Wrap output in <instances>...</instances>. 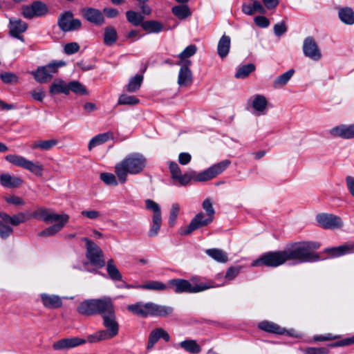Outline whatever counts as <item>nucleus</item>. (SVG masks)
<instances>
[{"label":"nucleus","mask_w":354,"mask_h":354,"mask_svg":"<svg viewBox=\"0 0 354 354\" xmlns=\"http://www.w3.org/2000/svg\"><path fill=\"white\" fill-rule=\"evenodd\" d=\"M319 247L320 243L314 241L292 243L283 250L286 260L294 261L295 263L318 261L320 257L315 251Z\"/></svg>","instance_id":"nucleus-1"},{"label":"nucleus","mask_w":354,"mask_h":354,"mask_svg":"<svg viewBox=\"0 0 354 354\" xmlns=\"http://www.w3.org/2000/svg\"><path fill=\"white\" fill-rule=\"evenodd\" d=\"M147 159L140 153H131L115 166V173L120 183L127 181L128 174L136 175L141 173L146 167Z\"/></svg>","instance_id":"nucleus-2"},{"label":"nucleus","mask_w":354,"mask_h":354,"mask_svg":"<svg viewBox=\"0 0 354 354\" xmlns=\"http://www.w3.org/2000/svg\"><path fill=\"white\" fill-rule=\"evenodd\" d=\"M112 301L111 298L106 296L98 299H86L80 303L77 307V311L86 316L101 315Z\"/></svg>","instance_id":"nucleus-3"},{"label":"nucleus","mask_w":354,"mask_h":354,"mask_svg":"<svg viewBox=\"0 0 354 354\" xmlns=\"http://www.w3.org/2000/svg\"><path fill=\"white\" fill-rule=\"evenodd\" d=\"M102 324L106 330V335L109 339L115 337L119 332V324L116 320L115 310L113 301L109 304L103 313Z\"/></svg>","instance_id":"nucleus-4"},{"label":"nucleus","mask_w":354,"mask_h":354,"mask_svg":"<svg viewBox=\"0 0 354 354\" xmlns=\"http://www.w3.org/2000/svg\"><path fill=\"white\" fill-rule=\"evenodd\" d=\"M286 262L283 250L268 252L263 254L258 259L252 263V266L276 268Z\"/></svg>","instance_id":"nucleus-5"},{"label":"nucleus","mask_w":354,"mask_h":354,"mask_svg":"<svg viewBox=\"0 0 354 354\" xmlns=\"http://www.w3.org/2000/svg\"><path fill=\"white\" fill-rule=\"evenodd\" d=\"M168 283L169 287L172 288L176 293H196L214 287L213 286H207L205 283L192 285L189 281L180 279H171Z\"/></svg>","instance_id":"nucleus-6"},{"label":"nucleus","mask_w":354,"mask_h":354,"mask_svg":"<svg viewBox=\"0 0 354 354\" xmlns=\"http://www.w3.org/2000/svg\"><path fill=\"white\" fill-rule=\"evenodd\" d=\"M82 241L86 243V256L91 263L98 268L104 267L105 266V259L104 258L103 252L100 248L88 238L84 237L82 238Z\"/></svg>","instance_id":"nucleus-7"},{"label":"nucleus","mask_w":354,"mask_h":354,"mask_svg":"<svg viewBox=\"0 0 354 354\" xmlns=\"http://www.w3.org/2000/svg\"><path fill=\"white\" fill-rule=\"evenodd\" d=\"M5 158L12 165L26 169L36 176L42 175L43 165L39 162L35 163L23 156L14 154L7 155Z\"/></svg>","instance_id":"nucleus-8"},{"label":"nucleus","mask_w":354,"mask_h":354,"mask_svg":"<svg viewBox=\"0 0 354 354\" xmlns=\"http://www.w3.org/2000/svg\"><path fill=\"white\" fill-rule=\"evenodd\" d=\"M146 208L153 212L152 224L148 232L149 237H155L158 235L162 225V216L160 205L151 199L145 201Z\"/></svg>","instance_id":"nucleus-9"},{"label":"nucleus","mask_w":354,"mask_h":354,"mask_svg":"<svg viewBox=\"0 0 354 354\" xmlns=\"http://www.w3.org/2000/svg\"><path fill=\"white\" fill-rule=\"evenodd\" d=\"M64 62L50 63L44 66H39L35 71H32L35 80L41 84L46 83L52 79V74L57 71L59 67L64 66Z\"/></svg>","instance_id":"nucleus-10"},{"label":"nucleus","mask_w":354,"mask_h":354,"mask_svg":"<svg viewBox=\"0 0 354 354\" xmlns=\"http://www.w3.org/2000/svg\"><path fill=\"white\" fill-rule=\"evenodd\" d=\"M213 220L210 217L205 216V213L202 212H198L191 220L188 225L183 227L179 230V234L183 236L190 234L194 231L208 225Z\"/></svg>","instance_id":"nucleus-11"},{"label":"nucleus","mask_w":354,"mask_h":354,"mask_svg":"<svg viewBox=\"0 0 354 354\" xmlns=\"http://www.w3.org/2000/svg\"><path fill=\"white\" fill-rule=\"evenodd\" d=\"M316 221L319 225L324 229H340L344 225L342 218L335 214L321 213L316 216Z\"/></svg>","instance_id":"nucleus-12"},{"label":"nucleus","mask_w":354,"mask_h":354,"mask_svg":"<svg viewBox=\"0 0 354 354\" xmlns=\"http://www.w3.org/2000/svg\"><path fill=\"white\" fill-rule=\"evenodd\" d=\"M48 7L44 3L35 1L32 4L23 8L22 15L25 18L30 19L43 17L48 13Z\"/></svg>","instance_id":"nucleus-13"},{"label":"nucleus","mask_w":354,"mask_h":354,"mask_svg":"<svg viewBox=\"0 0 354 354\" xmlns=\"http://www.w3.org/2000/svg\"><path fill=\"white\" fill-rule=\"evenodd\" d=\"M82 23L78 19H73V15L71 11L62 13L58 19V26L64 32L73 31L79 29Z\"/></svg>","instance_id":"nucleus-14"},{"label":"nucleus","mask_w":354,"mask_h":354,"mask_svg":"<svg viewBox=\"0 0 354 354\" xmlns=\"http://www.w3.org/2000/svg\"><path fill=\"white\" fill-rule=\"evenodd\" d=\"M303 52L306 57L315 61H318L322 57L321 50L312 37H308L304 39Z\"/></svg>","instance_id":"nucleus-15"},{"label":"nucleus","mask_w":354,"mask_h":354,"mask_svg":"<svg viewBox=\"0 0 354 354\" xmlns=\"http://www.w3.org/2000/svg\"><path fill=\"white\" fill-rule=\"evenodd\" d=\"M324 252L331 258L353 254L354 253V241H348L337 247L326 248Z\"/></svg>","instance_id":"nucleus-16"},{"label":"nucleus","mask_w":354,"mask_h":354,"mask_svg":"<svg viewBox=\"0 0 354 354\" xmlns=\"http://www.w3.org/2000/svg\"><path fill=\"white\" fill-rule=\"evenodd\" d=\"M252 113L257 115H264L267 113L268 102L262 95H255L250 100Z\"/></svg>","instance_id":"nucleus-17"},{"label":"nucleus","mask_w":354,"mask_h":354,"mask_svg":"<svg viewBox=\"0 0 354 354\" xmlns=\"http://www.w3.org/2000/svg\"><path fill=\"white\" fill-rule=\"evenodd\" d=\"M32 217L41 220L46 223H49L62 219V214H55L50 209L40 207L33 212Z\"/></svg>","instance_id":"nucleus-18"},{"label":"nucleus","mask_w":354,"mask_h":354,"mask_svg":"<svg viewBox=\"0 0 354 354\" xmlns=\"http://www.w3.org/2000/svg\"><path fill=\"white\" fill-rule=\"evenodd\" d=\"M86 343V339L79 337L62 339L53 344L55 351L68 350L75 348Z\"/></svg>","instance_id":"nucleus-19"},{"label":"nucleus","mask_w":354,"mask_h":354,"mask_svg":"<svg viewBox=\"0 0 354 354\" xmlns=\"http://www.w3.org/2000/svg\"><path fill=\"white\" fill-rule=\"evenodd\" d=\"M330 133L334 137H339L343 139L354 138V124L350 125L341 124L332 128Z\"/></svg>","instance_id":"nucleus-20"},{"label":"nucleus","mask_w":354,"mask_h":354,"mask_svg":"<svg viewBox=\"0 0 354 354\" xmlns=\"http://www.w3.org/2000/svg\"><path fill=\"white\" fill-rule=\"evenodd\" d=\"M27 24L21 19L15 18L10 19L9 28L10 34L12 37L23 41L24 39L23 37L21 36V34L27 30Z\"/></svg>","instance_id":"nucleus-21"},{"label":"nucleus","mask_w":354,"mask_h":354,"mask_svg":"<svg viewBox=\"0 0 354 354\" xmlns=\"http://www.w3.org/2000/svg\"><path fill=\"white\" fill-rule=\"evenodd\" d=\"M69 220V216L66 214H62V218L60 220L55 221V224L46 228L45 230L39 232V236H52L59 232L68 223Z\"/></svg>","instance_id":"nucleus-22"},{"label":"nucleus","mask_w":354,"mask_h":354,"mask_svg":"<svg viewBox=\"0 0 354 354\" xmlns=\"http://www.w3.org/2000/svg\"><path fill=\"white\" fill-rule=\"evenodd\" d=\"M169 168L172 178L178 180L181 185H186L190 181L191 176L188 174H182L181 170L176 162H169Z\"/></svg>","instance_id":"nucleus-23"},{"label":"nucleus","mask_w":354,"mask_h":354,"mask_svg":"<svg viewBox=\"0 0 354 354\" xmlns=\"http://www.w3.org/2000/svg\"><path fill=\"white\" fill-rule=\"evenodd\" d=\"M160 338H162L167 342L170 339L169 333L161 328H157L151 330L149 336L147 349H151Z\"/></svg>","instance_id":"nucleus-24"},{"label":"nucleus","mask_w":354,"mask_h":354,"mask_svg":"<svg viewBox=\"0 0 354 354\" xmlns=\"http://www.w3.org/2000/svg\"><path fill=\"white\" fill-rule=\"evenodd\" d=\"M82 13L84 18L89 22L97 25H101L104 23V16L101 11L97 9L91 8H85L82 10Z\"/></svg>","instance_id":"nucleus-25"},{"label":"nucleus","mask_w":354,"mask_h":354,"mask_svg":"<svg viewBox=\"0 0 354 354\" xmlns=\"http://www.w3.org/2000/svg\"><path fill=\"white\" fill-rule=\"evenodd\" d=\"M41 299L44 306L47 308H58L62 306V300L58 295L42 293Z\"/></svg>","instance_id":"nucleus-26"},{"label":"nucleus","mask_w":354,"mask_h":354,"mask_svg":"<svg viewBox=\"0 0 354 354\" xmlns=\"http://www.w3.org/2000/svg\"><path fill=\"white\" fill-rule=\"evenodd\" d=\"M178 84L180 86H187L192 82V73L189 69L191 65H180Z\"/></svg>","instance_id":"nucleus-27"},{"label":"nucleus","mask_w":354,"mask_h":354,"mask_svg":"<svg viewBox=\"0 0 354 354\" xmlns=\"http://www.w3.org/2000/svg\"><path fill=\"white\" fill-rule=\"evenodd\" d=\"M1 185L6 188H16L19 187L23 180L16 176H11L8 174H3L0 176Z\"/></svg>","instance_id":"nucleus-28"},{"label":"nucleus","mask_w":354,"mask_h":354,"mask_svg":"<svg viewBox=\"0 0 354 354\" xmlns=\"http://www.w3.org/2000/svg\"><path fill=\"white\" fill-rule=\"evenodd\" d=\"M197 48L195 45L191 44L187 46L183 52L178 55L179 61L176 63L178 65H191L192 62L189 57L196 54Z\"/></svg>","instance_id":"nucleus-29"},{"label":"nucleus","mask_w":354,"mask_h":354,"mask_svg":"<svg viewBox=\"0 0 354 354\" xmlns=\"http://www.w3.org/2000/svg\"><path fill=\"white\" fill-rule=\"evenodd\" d=\"M230 37L223 35L218 41L217 52L221 59L225 58L229 53L230 49Z\"/></svg>","instance_id":"nucleus-30"},{"label":"nucleus","mask_w":354,"mask_h":354,"mask_svg":"<svg viewBox=\"0 0 354 354\" xmlns=\"http://www.w3.org/2000/svg\"><path fill=\"white\" fill-rule=\"evenodd\" d=\"M259 328L266 332L277 335H283L286 331L284 328L280 327L277 324L268 321L261 322L259 324Z\"/></svg>","instance_id":"nucleus-31"},{"label":"nucleus","mask_w":354,"mask_h":354,"mask_svg":"<svg viewBox=\"0 0 354 354\" xmlns=\"http://www.w3.org/2000/svg\"><path fill=\"white\" fill-rule=\"evenodd\" d=\"M0 218H3L4 221L13 225H18L27 220L26 214L24 212H20L12 216H9L5 212H0Z\"/></svg>","instance_id":"nucleus-32"},{"label":"nucleus","mask_w":354,"mask_h":354,"mask_svg":"<svg viewBox=\"0 0 354 354\" xmlns=\"http://www.w3.org/2000/svg\"><path fill=\"white\" fill-rule=\"evenodd\" d=\"M340 20L348 25L354 24V11L348 7L340 8L338 12Z\"/></svg>","instance_id":"nucleus-33"},{"label":"nucleus","mask_w":354,"mask_h":354,"mask_svg":"<svg viewBox=\"0 0 354 354\" xmlns=\"http://www.w3.org/2000/svg\"><path fill=\"white\" fill-rule=\"evenodd\" d=\"M127 309L133 315L146 318V302L138 301L127 306Z\"/></svg>","instance_id":"nucleus-34"},{"label":"nucleus","mask_w":354,"mask_h":354,"mask_svg":"<svg viewBox=\"0 0 354 354\" xmlns=\"http://www.w3.org/2000/svg\"><path fill=\"white\" fill-rule=\"evenodd\" d=\"M174 308L169 306L153 303V317H165L173 313Z\"/></svg>","instance_id":"nucleus-35"},{"label":"nucleus","mask_w":354,"mask_h":354,"mask_svg":"<svg viewBox=\"0 0 354 354\" xmlns=\"http://www.w3.org/2000/svg\"><path fill=\"white\" fill-rule=\"evenodd\" d=\"M205 253L212 258L214 260L219 263H225L227 261V255L222 250L218 248L207 249L205 250Z\"/></svg>","instance_id":"nucleus-36"},{"label":"nucleus","mask_w":354,"mask_h":354,"mask_svg":"<svg viewBox=\"0 0 354 354\" xmlns=\"http://www.w3.org/2000/svg\"><path fill=\"white\" fill-rule=\"evenodd\" d=\"M180 346L187 352L191 353H199L201 351V346L194 339H187L180 343Z\"/></svg>","instance_id":"nucleus-37"},{"label":"nucleus","mask_w":354,"mask_h":354,"mask_svg":"<svg viewBox=\"0 0 354 354\" xmlns=\"http://www.w3.org/2000/svg\"><path fill=\"white\" fill-rule=\"evenodd\" d=\"M106 271L111 279L113 281L122 280V274L113 263V259H109L106 264Z\"/></svg>","instance_id":"nucleus-38"},{"label":"nucleus","mask_w":354,"mask_h":354,"mask_svg":"<svg viewBox=\"0 0 354 354\" xmlns=\"http://www.w3.org/2000/svg\"><path fill=\"white\" fill-rule=\"evenodd\" d=\"M50 93L53 95L57 93L68 94V84L63 80L53 82L50 87Z\"/></svg>","instance_id":"nucleus-39"},{"label":"nucleus","mask_w":354,"mask_h":354,"mask_svg":"<svg viewBox=\"0 0 354 354\" xmlns=\"http://www.w3.org/2000/svg\"><path fill=\"white\" fill-rule=\"evenodd\" d=\"M143 78V75H136L134 77H131L127 85V90L131 93L138 91L141 87Z\"/></svg>","instance_id":"nucleus-40"},{"label":"nucleus","mask_w":354,"mask_h":354,"mask_svg":"<svg viewBox=\"0 0 354 354\" xmlns=\"http://www.w3.org/2000/svg\"><path fill=\"white\" fill-rule=\"evenodd\" d=\"M140 288L152 290H165L169 287L164 283L158 281H150L145 284L138 286Z\"/></svg>","instance_id":"nucleus-41"},{"label":"nucleus","mask_w":354,"mask_h":354,"mask_svg":"<svg viewBox=\"0 0 354 354\" xmlns=\"http://www.w3.org/2000/svg\"><path fill=\"white\" fill-rule=\"evenodd\" d=\"M127 21L135 26H138L144 23V17L139 12L133 10H129L126 12Z\"/></svg>","instance_id":"nucleus-42"},{"label":"nucleus","mask_w":354,"mask_h":354,"mask_svg":"<svg viewBox=\"0 0 354 354\" xmlns=\"http://www.w3.org/2000/svg\"><path fill=\"white\" fill-rule=\"evenodd\" d=\"M144 30L149 32L158 33L162 30V25L156 21H147L142 24Z\"/></svg>","instance_id":"nucleus-43"},{"label":"nucleus","mask_w":354,"mask_h":354,"mask_svg":"<svg viewBox=\"0 0 354 354\" xmlns=\"http://www.w3.org/2000/svg\"><path fill=\"white\" fill-rule=\"evenodd\" d=\"M295 71L293 69H290L282 75H279L277 77L274 81V86L275 88H279L284 86L288 83L290 79L292 77Z\"/></svg>","instance_id":"nucleus-44"},{"label":"nucleus","mask_w":354,"mask_h":354,"mask_svg":"<svg viewBox=\"0 0 354 354\" xmlns=\"http://www.w3.org/2000/svg\"><path fill=\"white\" fill-rule=\"evenodd\" d=\"M109 139V134L107 133H104L95 136L90 140L88 143V150L91 151L93 148L106 142Z\"/></svg>","instance_id":"nucleus-45"},{"label":"nucleus","mask_w":354,"mask_h":354,"mask_svg":"<svg viewBox=\"0 0 354 354\" xmlns=\"http://www.w3.org/2000/svg\"><path fill=\"white\" fill-rule=\"evenodd\" d=\"M57 140L55 139L37 141L31 146L32 149H41L42 150H49L57 144Z\"/></svg>","instance_id":"nucleus-46"},{"label":"nucleus","mask_w":354,"mask_h":354,"mask_svg":"<svg viewBox=\"0 0 354 354\" xmlns=\"http://www.w3.org/2000/svg\"><path fill=\"white\" fill-rule=\"evenodd\" d=\"M173 14L178 19H183L191 15V12L187 6L180 5L172 8Z\"/></svg>","instance_id":"nucleus-47"},{"label":"nucleus","mask_w":354,"mask_h":354,"mask_svg":"<svg viewBox=\"0 0 354 354\" xmlns=\"http://www.w3.org/2000/svg\"><path fill=\"white\" fill-rule=\"evenodd\" d=\"M117 39V32L112 27H107L104 30V42L106 45H112Z\"/></svg>","instance_id":"nucleus-48"},{"label":"nucleus","mask_w":354,"mask_h":354,"mask_svg":"<svg viewBox=\"0 0 354 354\" xmlns=\"http://www.w3.org/2000/svg\"><path fill=\"white\" fill-rule=\"evenodd\" d=\"M266 12V9L258 1H254L252 5L245 8V13L250 15H252L256 12L265 14Z\"/></svg>","instance_id":"nucleus-49"},{"label":"nucleus","mask_w":354,"mask_h":354,"mask_svg":"<svg viewBox=\"0 0 354 354\" xmlns=\"http://www.w3.org/2000/svg\"><path fill=\"white\" fill-rule=\"evenodd\" d=\"M68 93L72 91L78 95H86L87 91L86 88L79 82L73 81L68 84Z\"/></svg>","instance_id":"nucleus-50"},{"label":"nucleus","mask_w":354,"mask_h":354,"mask_svg":"<svg viewBox=\"0 0 354 354\" xmlns=\"http://www.w3.org/2000/svg\"><path fill=\"white\" fill-rule=\"evenodd\" d=\"M230 164L227 160H224L218 163H216L212 167H209L212 171V176L216 177L217 175L221 174Z\"/></svg>","instance_id":"nucleus-51"},{"label":"nucleus","mask_w":354,"mask_h":354,"mask_svg":"<svg viewBox=\"0 0 354 354\" xmlns=\"http://www.w3.org/2000/svg\"><path fill=\"white\" fill-rule=\"evenodd\" d=\"M105 339H109V338L106 337L105 331L101 330L94 334L88 335L86 342L95 343Z\"/></svg>","instance_id":"nucleus-52"},{"label":"nucleus","mask_w":354,"mask_h":354,"mask_svg":"<svg viewBox=\"0 0 354 354\" xmlns=\"http://www.w3.org/2000/svg\"><path fill=\"white\" fill-rule=\"evenodd\" d=\"M8 224L10 223L0 218V237L2 239H6L12 233L13 230Z\"/></svg>","instance_id":"nucleus-53"},{"label":"nucleus","mask_w":354,"mask_h":354,"mask_svg":"<svg viewBox=\"0 0 354 354\" xmlns=\"http://www.w3.org/2000/svg\"><path fill=\"white\" fill-rule=\"evenodd\" d=\"M139 102V100L133 95H128L127 94H122L119 97L118 104H129L134 105Z\"/></svg>","instance_id":"nucleus-54"},{"label":"nucleus","mask_w":354,"mask_h":354,"mask_svg":"<svg viewBox=\"0 0 354 354\" xmlns=\"http://www.w3.org/2000/svg\"><path fill=\"white\" fill-rule=\"evenodd\" d=\"M0 78L5 84H15L18 82L19 77L12 73L5 72L0 75Z\"/></svg>","instance_id":"nucleus-55"},{"label":"nucleus","mask_w":354,"mask_h":354,"mask_svg":"<svg viewBox=\"0 0 354 354\" xmlns=\"http://www.w3.org/2000/svg\"><path fill=\"white\" fill-rule=\"evenodd\" d=\"M100 179L107 185H118V181L115 176L111 173H102Z\"/></svg>","instance_id":"nucleus-56"},{"label":"nucleus","mask_w":354,"mask_h":354,"mask_svg":"<svg viewBox=\"0 0 354 354\" xmlns=\"http://www.w3.org/2000/svg\"><path fill=\"white\" fill-rule=\"evenodd\" d=\"M203 208L205 211V215L207 217H210L212 220H214V215L215 213L214 209L213 207V205L210 199L206 198L203 202Z\"/></svg>","instance_id":"nucleus-57"},{"label":"nucleus","mask_w":354,"mask_h":354,"mask_svg":"<svg viewBox=\"0 0 354 354\" xmlns=\"http://www.w3.org/2000/svg\"><path fill=\"white\" fill-rule=\"evenodd\" d=\"M303 352L304 354H328L329 349L326 347H308Z\"/></svg>","instance_id":"nucleus-58"},{"label":"nucleus","mask_w":354,"mask_h":354,"mask_svg":"<svg viewBox=\"0 0 354 354\" xmlns=\"http://www.w3.org/2000/svg\"><path fill=\"white\" fill-rule=\"evenodd\" d=\"M179 211V205L178 204H173L171 208L169 218V223L171 226H173L175 224Z\"/></svg>","instance_id":"nucleus-59"},{"label":"nucleus","mask_w":354,"mask_h":354,"mask_svg":"<svg viewBox=\"0 0 354 354\" xmlns=\"http://www.w3.org/2000/svg\"><path fill=\"white\" fill-rule=\"evenodd\" d=\"M339 337V335H335L332 333H326L325 335H315L313 337V339L315 342H324V341H330V340H334L336 339H338Z\"/></svg>","instance_id":"nucleus-60"},{"label":"nucleus","mask_w":354,"mask_h":354,"mask_svg":"<svg viewBox=\"0 0 354 354\" xmlns=\"http://www.w3.org/2000/svg\"><path fill=\"white\" fill-rule=\"evenodd\" d=\"M287 26L284 21H281L274 26V32L277 37H281L287 31Z\"/></svg>","instance_id":"nucleus-61"},{"label":"nucleus","mask_w":354,"mask_h":354,"mask_svg":"<svg viewBox=\"0 0 354 354\" xmlns=\"http://www.w3.org/2000/svg\"><path fill=\"white\" fill-rule=\"evenodd\" d=\"M213 178H214V176H212V171H211L210 169L208 168L207 169L205 170L204 171L199 173L196 176L195 178H196V180H197V181L203 182V181L209 180L210 179H212Z\"/></svg>","instance_id":"nucleus-62"},{"label":"nucleus","mask_w":354,"mask_h":354,"mask_svg":"<svg viewBox=\"0 0 354 354\" xmlns=\"http://www.w3.org/2000/svg\"><path fill=\"white\" fill-rule=\"evenodd\" d=\"M80 50V46L76 42L66 44L64 46V52L67 55H72Z\"/></svg>","instance_id":"nucleus-63"},{"label":"nucleus","mask_w":354,"mask_h":354,"mask_svg":"<svg viewBox=\"0 0 354 354\" xmlns=\"http://www.w3.org/2000/svg\"><path fill=\"white\" fill-rule=\"evenodd\" d=\"M254 20L256 25L260 28H267L270 25L269 19L264 16L255 17Z\"/></svg>","instance_id":"nucleus-64"}]
</instances>
